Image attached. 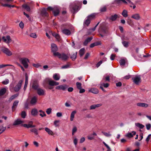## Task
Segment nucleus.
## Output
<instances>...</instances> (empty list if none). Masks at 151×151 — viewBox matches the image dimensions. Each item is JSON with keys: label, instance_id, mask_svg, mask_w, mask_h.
Returning a JSON list of instances; mask_svg holds the SVG:
<instances>
[{"label": "nucleus", "instance_id": "obj_46", "mask_svg": "<svg viewBox=\"0 0 151 151\" xmlns=\"http://www.w3.org/2000/svg\"><path fill=\"white\" fill-rule=\"evenodd\" d=\"M102 133H103L105 136L107 137H110L111 136V134L109 133V132L108 133L105 132H104L102 131Z\"/></svg>", "mask_w": 151, "mask_h": 151}, {"label": "nucleus", "instance_id": "obj_21", "mask_svg": "<svg viewBox=\"0 0 151 151\" xmlns=\"http://www.w3.org/2000/svg\"><path fill=\"white\" fill-rule=\"evenodd\" d=\"M137 105L138 106L147 107L148 106V104L145 103H139L137 104Z\"/></svg>", "mask_w": 151, "mask_h": 151}, {"label": "nucleus", "instance_id": "obj_48", "mask_svg": "<svg viewBox=\"0 0 151 151\" xmlns=\"http://www.w3.org/2000/svg\"><path fill=\"white\" fill-rule=\"evenodd\" d=\"M76 85L77 88L78 89H80L82 88L81 87V84L78 82H77L76 83Z\"/></svg>", "mask_w": 151, "mask_h": 151}, {"label": "nucleus", "instance_id": "obj_7", "mask_svg": "<svg viewBox=\"0 0 151 151\" xmlns=\"http://www.w3.org/2000/svg\"><path fill=\"white\" fill-rule=\"evenodd\" d=\"M2 39L4 42L8 44L12 41V40L9 35H7L6 37L3 36L2 37Z\"/></svg>", "mask_w": 151, "mask_h": 151}, {"label": "nucleus", "instance_id": "obj_29", "mask_svg": "<svg viewBox=\"0 0 151 151\" xmlns=\"http://www.w3.org/2000/svg\"><path fill=\"white\" fill-rule=\"evenodd\" d=\"M92 39V37H90L87 38L84 41L83 44L84 45H86L88 44V42H90Z\"/></svg>", "mask_w": 151, "mask_h": 151}, {"label": "nucleus", "instance_id": "obj_23", "mask_svg": "<svg viewBox=\"0 0 151 151\" xmlns=\"http://www.w3.org/2000/svg\"><path fill=\"white\" fill-rule=\"evenodd\" d=\"M62 32L63 34L67 35H70L71 33L70 31L68 29H64L62 30Z\"/></svg>", "mask_w": 151, "mask_h": 151}, {"label": "nucleus", "instance_id": "obj_4", "mask_svg": "<svg viewBox=\"0 0 151 151\" xmlns=\"http://www.w3.org/2000/svg\"><path fill=\"white\" fill-rule=\"evenodd\" d=\"M51 46V51L53 52V55L55 56H56L58 54V53H59L57 52L58 50L57 46L54 43L52 44Z\"/></svg>", "mask_w": 151, "mask_h": 151}, {"label": "nucleus", "instance_id": "obj_45", "mask_svg": "<svg viewBox=\"0 0 151 151\" xmlns=\"http://www.w3.org/2000/svg\"><path fill=\"white\" fill-rule=\"evenodd\" d=\"M6 127H4L3 126H1L0 127V134L4 132L6 129Z\"/></svg>", "mask_w": 151, "mask_h": 151}, {"label": "nucleus", "instance_id": "obj_39", "mask_svg": "<svg viewBox=\"0 0 151 151\" xmlns=\"http://www.w3.org/2000/svg\"><path fill=\"white\" fill-rule=\"evenodd\" d=\"M96 14L93 13L91 14L90 15L88 16L87 17L90 20L93 19L95 17Z\"/></svg>", "mask_w": 151, "mask_h": 151}, {"label": "nucleus", "instance_id": "obj_40", "mask_svg": "<svg viewBox=\"0 0 151 151\" xmlns=\"http://www.w3.org/2000/svg\"><path fill=\"white\" fill-rule=\"evenodd\" d=\"M91 20L89 19L87 17V19L85 20L84 24L86 25L87 26H88L89 24L90 23Z\"/></svg>", "mask_w": 151, "mask_h": 151}, {"label": "nucleus", "instance_id": "obj_44", "mask_svg": "<svg viewBox=\"0 0 151 151\" xmlns=\"http://www.w3.org/2000/svg\"><path fill=\"white\" fill-rule=\"evenodd\" d=\"M29 36L34 38H36L37 37V36L35 33H31L29 35Z\"/></svg>", "mask_w": 151, "mask_h": 151}, {"label": "nucleus", "instance_id": "obj_53", "mask_svg": "<svg viewBox=\"0 0 151 151\" xmlns=\"http://www.w3.org/2000/svg\"><path fill=\"white\" fill-rule=\"evenodd\" d=\"M106 11V7L105 6H103L101 8L100 11L101 12H104Z\"/></svg>", "mask_w": 151, "mask_h": 151}, {"label": "nucleus", "instance_id": "obj_50", "mask_svg": "<svg viewBox=\"0 0 151 151\" xmlns=\"http://www.w3.org/2000/svg\"><path fill=\"white\" fill-rule=\"evenodd\" d=\"M53 12L54 15L55 16H57L59 13V11L58 9H57L55 10H54Z\"/></svg>", "mask_w": 151, "mask_h": 151}, {"label": "nucleus", "instance_id": "obj_61", "mask_svg": "<svg viewBox=\"0 0 151 151\" xmlns=\"http://www.w3.org/2000/svg\"><path fill=\"white\" fill-rule=\"evenodd\" d=\"M151 124H148L146 125V128L147 130H149L151 128Z\"/></svg>", "mask_w": 151, "mask_h": 151}, {"label": "nucleus", "instance_id": "obj_32", "mask_svg": "<svg viewBox=\"0 0 151 151\" xmlns=\"http://www.w3.org/2000/svg\"><path fill=\"white\" fill-rule=\"evenodd\" d=\"M115 1L118 4H120L122 2H123L124 4H127V2L125 0H115Z\"/></svg>", "mask_w": 151, "mask_h": 151}, {"label": "nucleus", "instance_id": "obj_49", "mask_svg": "<svg viewBox=\"0 0 151 151\" xmlns=\"http://www.w3.org/2000/svg\"><path fill=\"white\" fill-rule=\"evenodd\" d=\"M9 83V81L8 79H6L2 82V83L4 85H7Z\"/></svg>", "mask_w": 151, "mask_h": 151}, {"label": "nucleus", "instance_id": "obj_12", "mask_svg": "<svg viewBox=\"0 0 151 151\" xmlns=\"http://www.w3.org/2000/svg\"><path fill=\"white\" fill-rule=\"evenodd\" d=\"M70 9H72L71 11L72 12H73L74 13H76L78 11V6L77 5H76L73 7V4H71L70 5Z\"/></svg>", "mask_w": 151, "mask_h": 151}, {"label": "nucleus", "instance_id": "obj_9", "mask_svg": "<svg viewBox=\"0 0 151 151\" xmlns=\"http://www.w3.org/2000/svg\"><path fill=\"white\" fill-rule=\"evenodd\" d=\"M68 86L65 84L58 86L55 87V89L58 90H61L63 91L65 90L67 88Z\"/></svg>", "mask_w": 151, "mask_h": 151}, {"label": "nucleus", "instance_id": "obj_15", "mask_svg": "<svg viewBox=\"0 0 151 151\" xmlns=\"http://www.w3.org/2000/svg\"><path fill=\"white\" fill-rule=\"evenodd\" d=\"M102 105L101 104H93L91 105L90 107V109L93 110L96 109V108H98L101 106Z\"/></svg>", "mask_w": 151, "mask_h": 151}, {"label": "nucleus", "instance_id": "obj_2", "mask_svg": "<svg viewBox=\"0 0 151 151\" xmlns=\"http://www.w3.org/2000/svg\"><path fill=\"white\" fill-rule=\"evenodd\" d=\"M56 56H57L58 58L64 61L67 60L69 58V56L68 54L64 53L61 54L59 52L58 53Z\"/></svg>", "mask_w": 151, "mask_h": 151}, {"label": "nucleus", "instance_id": "obj_37", "mask_svg": "<svg viewBox=\"0 0 151 151\" xmlns=\"http://www.w3.org/2000/svg\"><path fill=\"white\" fill-rule=\"evenodd\" d=\"M85 52V49L84 48H82L79 51V53L80 55L81 56H82Z\"/></svg>", "mask_w": 151, "mask_h": 151}, {"label": "nucleus", "instance_id": "obj_17", "mask_svg": "<svg viewBox=\"0 0 151 151\" xmlns=\"http://www.w3.org/2000/svg\"><path fill=\"white\" fill-rule=\"evenodd\" d=\"M38 113V111L36 109L34 108L32 110L31 114L32 115L35 116L37 115Z\"/></svg>", "mask_w": 151, "mask_h": 151}, {"label": "nucleus", "instance_id": "obj_10", "mask_svg": "<svg viewBox=\"0 0 151 151\" xmlns=\"http://www.w3.org/2000/svg\"><path fill=\"white\" fill-rule=\"evenodd\" d=\"M24 122V121L21 120L20 119H18L15 120L14 122L13 125H16L22 124Z\"/></svg>", "mask_w": 151, "mask_h": 151}, {"label": "nucleus", "instance_id": "obj_38", "mask_svg": "<svg viewBox=\"0 0 151 151\" xmlns=\"http://www.w3.org/2000/svg\"><path fill=\"white\" fill-rule=\"evenodd\" d=\"M18 103L19 101H16L14 102L13 104V106H12V110L14 109V108L17 107V106L18 105Z\"/></svg>", "mask_w": 151, "mask_h": 151}, {"label": "nucleus", "instance_id": "obj_25", "mask_svg": "<svg viewBox=\"0 0 151 151\" xmlns=\"http://www.w3.org/2000/svg\"><path fill=\"white\" fill-rule=\"evenodd\" d=\"M45 131L50 135H53V133L52 131L50 129L47 127H45Z\"/></svg>", "mask_w": 151, "mask_h": 151}, {"label": "nucleus", "instance_id": "obj_22", "mask_svg": "<svg viewBox=\"0 0 151 151\" xmlns=\"http://www.w3.org/2000/svg\"><path fill=\"white\" fill-rule=\"evenodd\" d=\"M131 17L136 20H139L140 19V16L138 14H135L132 15Z\"/></svg>", "mask_w": 151, "mask_h": 151}, {"label": "nucleus", "instance_id": "obj_54", "mask_svg": "<svg viewBox=\"0 0 151 151\" xmlns=\"http://www.w3.org/2000/svg\"><path fill=\"white\" fill-rule=\"evenodd\" d=\"M33 66L35 67L38 68L40 67H41V66L39 63L37 64H33L32 65Z\"/></svg>", "mask_w": 151, "mask_h": 151}, {"label": "nucleus", "instance_id": "obj_30", "mask_svg": "<svg viewBox=\"0 0 151 151\" xmlns=\"http://www.w3.org/2000/svg\"><path fill=\"white\" fill-rule=\"evenodd\" d=\"M122 14L124 17H127L128 16L127 10L126 9H124L122 13Z\"/></svg>", "mask_w": 151, "mask_h": 151}, {"label": "nucleus", "instance_id": "obj_64", "mask_svg": "<svg viewBox=\"0 0 151 151\" xmlns=\"http://www.w3.org/2000/svg\"><path fill=\"white\" fill-rule=\"evenodd\" d=\"M102 61L101 60L96 65V66L97 67H99L102 64Z\"/></svg>", "mask_w": 151, "mask_h": 151}, {"label": "nucleus", "instance_id": "obj_51", "mask_svg": "<svg viewBox=\"0 0 151 151\" xmlns=\"http://www.w3.org/2000/svg\"><path fill=\"white\" fill-rule=\"evenodd\" d=\"M77 129L76 127H73L72 130V134L73 135L77 131Z\"/></svg>", "mask_w": 151, "mask_h": 151}, {"label": "nucleus", "instance_id": "obj_33", "mask_svg": "<svg viewBox=\"0 0 151 151\" xmlns=\"http://www.w3.org/2000/svg\"><path fill=\"white\" fill-rule=\"evenodd\" d=\"M6 89L4 88L1 89L0 90V96H1L4 95L6 92Z\"/></svg>", "mask_w": 151, "mask_h": 151}, {"label": "nucleus", "instance_id": "obj_41", "mask_svg": "<svg viewBox=\"0 0 151 151\" xmlns=\"http://www.w3.org/2000/svg\"><path fill=\"white\" fill-rule=\"evenodd\" d=\"M52 35L53 36L55 37L57 40H59L60 39V37L59 35L58 34L54 32L52 33Z\"/></svg>", "mask_w": 151, "mask_h": 151}, {"label": "nucleus", "instance_id": "obj_57", "mask_svg": "<svg viewBox=\"0 0 151 151\" xmlns=\"http://www.w3.org/2000/svg\"><path fill=\"white\" fill-rule=\"evenodd\" d=\"M115 57V55L113 54H111L110 57V59L112 60H114Z\"/></svg>", "mask_w": 151, "mask_h": 151}, {"label": "nucleus", "instance_id": "obj_60", "mask_svg": "<svg viewBox=\"0 0 151 151\" xmlns=\"http://www.w3.org/2000/svg\"><path fill=\"white\" fill-rule=\"evenodd\" d=\"M18 96V94H15L13 95H12L11 96V97L10 98V99L12 100L15 98L16 97H17Z\"/></svg>", "mask_w": 151, "mask_h": 151}, {"label": "nucleus", "instance_id": "obj_20", "mask_svg": "<svg viewBox=\"0 0 151 151\" xmlns=\"http://www.w3.org/2000/svg\"><path fill=\"white\" fill-rule=\"evenodd\" d=\"M28 78L27 75V73H26L25 75V83L24 85V90H25L26 89L27 87V85L28 84Z\"/></svg>", "mask_w": 151, "mask_h": 151}, {"label": "nucleus", "instance_id": "obj_16", "mask_svg": "<svg viewBox=\"0 0 151 151\" xmlns=\"http://www.w3.org/2000/svg\"><path fill=\"white\" fill-rule=\"evenodd\" d=\"M136 134V132L135 131H132V133L129 132L125 135L126 137H133V135H135Z\"/></svg>", "mask_w": 151, "mask_h": 151}, {"label": "nucleus", "instance_id": "obj_59", "mask_svg": "<svg viewBox=\"0 0 151 151\" xmlns=\"http://www.w3.org/2000/svg\"><path fill=\"white\" fill-rule=\"evenodd\" d=\"M105 79L106 81H109V76H107L106 77L104 76L103 78V80H104Z\"/></svg>", "mask_w": 151, "mask_h": 151}, {"label": "nucleus", "instance_id": "obj_6", "mask_svg": "<svg viewBox=\"0 0 151 151\" xmlns=\"http://www.w3.org/2000/svg\"><path fill=\"white\" fill-rule=\"evenodd\" d=\"M1 51L3 52L8 56H10L12 55V52L8 48L3 47L1 49Z\"/></svg>", "mask_w": 151, "mask_h": 151}, {"label": "nucleus", "instance_id": "obj_5", "mask_svg": "<svg viewBox=\"0 0 151 151\" xmlns=\"http://www.w3.org/2000/svg\"><path fill=\"white\" fill-rule=\"evenodd\" d=\"M45 80L48 82V84L50 86H57L59 84L58 82L51 80L49 78H46Z\"/></svg>", "mask_w": 151, "mask_h": 151}, {"label": "nucleus", "instance_id": "obj_55", "mask_svg": "<svg viewBox=\"0 0 151 151\" xmlns=\"http://www.w3.org/2000/svg\"><path fill=\"white\" fill-rule=\"evenodd\" d=\"M88 138L89 140H92L94 139V137L93 136V135L91 134L88 137Z\"/></svg>", "mask_w": 151, "mask_h": 151}, {"label": "nucleus", "instance_id": "obj_58", "mask_svg": "<svg viewBox=\"0 0 151 151\" xmlns=\"http://www.w3.org/2000/svg\"><path fill=\"white\" fill-rule=\"evenodd\" d=\"M70 65L68 64H67L62 67V69H66L69 67Z\"/></svg>", "mask_w": 151, "mask_h": 151}, {"label": "nucleus", "instance_id": "obj_3", "mask_svg": "<svg viewBox=\"0 0 151 151\" xmlns=\"http://www.w3.org/2000/svg\"><path fill=\"white\" fill-rule=\"evenodd\" d=\"M19 61L25 68H28V63L29 62L28 59L26 58H19Z\"/></svg>", "mask_w": 151, "mask_h": 151}, {"label": "nucleus", "instance_id": "obj_27", "mask_svg": "<svg viewBox=\"0 0 151 151\" xmlns=\"http://www.w3.org/2000/svg\"><path fill=\"white\" fill-rule=\"evenodd\" d=\"M41 14L42 16H47V9L44 8H43L41 12Z\"/></svg>", "mask_w": 151, "mask_h": 151}, {"label": "nucleus", "instance_id": "obj_26", "mask_svg": "<svg viewBox=\"0 0 151 151\" xmlns=\"http://www.w3.org/2000/svg\"><path fill=\"white\" fill-rule=\"evenodd\" d=\"M77 52L73 53L70 56V58L72 59V60H74L76 59L77 55Z\"/></svg>", "mask_w": 151, "mask_h": 151}, {"label": "nucleus", "instance_id": "obj_8", "mask_svg": "<svg viewBox=\"0 0 151 151\" xmlns=\"http://www.w3.org/2000/svg\"><path fill=\"white\" fill-rule=\"evenodd\" d=\"M132 80L135 83L138 84L141 82L140 77L139 76H136L132 78Z\"/></svg>", "mask_w": 151, "mask_h": 151}, {"label": "nucleus", "instance_id": "obj_24", "mask_svg": "<svg viewBox=\"0 0 151 151\" xmlns=\"http://www.w3.org/2000/svg\"><path fill=\"white\" fill-rule=\"evenodd\" d=\"M76 111H74L72 112L70 115V120L72 121L73 120L74 117V116L76 114Z\"/></svg>", "mask_w": 151, "mask_h": 151}, {"label": "nucleus", "instance_id": "obj_18", "mask_svg": "<svg viewBox=\"0 0 151 151\" xmlns=\"http://www.w3.org/2000/svg\"><path fill=\"white\" fill-rule=\"evenodd\" d=\"M127 62V60L126 59H122L120 60L119 63L121 65L124 66Z\"/></svg>", "mask_w": 151, "mask_h": 151}, {"label": "nucleus", "instance_id": "obj_43", "mask_svg": "<svg viewBox=\"0 0 151 151\" xmlns=\"http://www.w3.org/2000/svg\"><path fill=\"white\" fill-rule=\"evenodd\" d=\"M22 6L27 11L29 12L30 11V8L28 5L26 4H24Z\"/></svg>", "mask_w": 151, "mask_h": 151}, {"label": "nucleus", "instance_id": "obj_42", "mask_svg": "<svg viewBox=\"0 0 151 151\" xmlns=\"http://www.w3.org/2000/svg\"><path fill=\"white\" fill-rule=\"evenodd\" d=\"M21 117L22 118L24 119L26 117V112L24 111H22L21 113Z\"/></svg>", "mask_w": 151, "mask_h": 151}, {"label": "nucleus", "instance_id": "obj_28", "mask_svg": "<svg viewBox=\"0 0 151 151\" xmlns=\"http://www.w3.org/2000/svg\"><path fill=\"white\" fill-rule=\"evenodd\" d=\"M101 32L104 35H106L108 33V31L107 29L105 28H102Z\"/></svg>", "mask_w": 151, "mask_h": 151}, {"label": "nucleus", "instance_id": "obj_36", "mask_svg": "<svg viewBox=\"0 0 151 151\" xmlns=\"http://www.w3.org/2000/svg\"><path fill=\"white\" fill-rule=\"evenodd\" d=\"M30 131L33 132H34L35 134L36 135H37L38 134V130L36 128H33L31 129Z\"/></svg>", "mask_w": 151, "mask_h": 151}, {"label": "nucleus", "instance_id": "obj_34", "mask_svg": "<svg viewBox=\"0 0 151 151\" xmlns=\"http://www.w3.org/2000/svg\"><path fill=\"white\" fill-rule=\"evenodd\" d=\"M22 125L24 127H26L27 128L31 127H35V125L31 126V125H29V124H22Z\"/></svg>", "mask_w": 151, "mask_h": 151}, {"label": "nucleus", "instance_id": "obj_19", "mask_svg": "<svg viewBox=\"0 0 151 151\" xmlns=\"http://www.w3.org/2000/svg\"><path fill=\"white\" fill-rule=\"evenodd\" d=\"M53 78L55 80L58 81L60 78V76L59 74L55 73L53 75Z\"/></svg>", "mask_w": 151, "mask_h": 151}, {"label": "nucleus", "instance_id": "obj_52", "mask_svg": "<svg viewBox=\"0 0 151 151\" xmlns=\"http://www.w3.org/2000/svg\"><path fill=\"white\" fill-rule=\"evenodd\" d=\"M52 109L51 108H49L47 109L46 112L48 114H50L52 112Z\"/></svg>", "mask_w": 151, "mask_h": 151}, {"label": "nucleus", "instance_id": "obj_63", "mask_svg": "<svg viewBox=\"0 0 151 151\" xmlns=\"http://www.w3.org/2000/svg\"><path fill=\"white\" fill-rule=\"evenodd\" d=\"M19 26L22 29L23 28L24 26V24L22 22H21L19 23Z\"/></svg>", "mask_w": 151, "mask_h": 151}, {"label": "nucleus", "instance_id": "obj_35", "mask_svg": "<svg viewBox=\"0 0 151 151\" xmlns=\"http://www.w3.org/2000/svg\"><path fill=\"white\" fill-rule=\"evenodd\" d=\"M135 125L136 126L141 129H143L144 127V125L139 123H135Z\"/></svg>", "mask_w": 151, "mask_h": 151}, {"label": "nucleus", "instance_id": "obj_47", "mask_svg": "<svg viewBox=\"0 0 151 151\" xmlns=\"http://www.w3.org/2000/svg\"><path fill=\"white\" fill-rule=\"evenodd\" d=\"M122 44L124 46L126 47H127L128 46V42L127 41H124L122 42Z\"/></svg>", "mask_w": 151, "mask_h": 151}, {"label": "nucleus", "instance_id": "obj_1", "mask_svg": "<svg viewBox=\"0 0 151 151\" xmlns=\"http://www.w3.org/2000/svg\"><path fill=\"white\" fill-rule=\"evenodd\" d=\"M22 82L23 81L22 80H19L15 86H14V83L12 82L10 85L9 86V90L11 91H13L16 92L19 91L21 88Z\"/></svg>", "mask_w": 151, "mask_h": 151}, {"label": "nucleus", "instance_id": "obj_31", "mask_svg": "<svg viewBox=\"0 0 151 151\" xmlns=\"http://www.w3.org/2000/svg\"><path fill=\"white\" fill-rule=\"evenodd\" d=\"M118 17V15L115 14L114 15H111L110 18V19L112 21H115L116 20Z\"/></svg>", "mask_w": 151, "mask_h": 151}, {"label": "nucleus", "instance_id": "obj_11", "mask_svg": "<svg viewBox=\"0 0 151 151\" xmlns=\"http://www.w3.org/2000/svg\"><path fill=\"white\" fill-rule=\"evenodd\" d=\"M37 97L36 96H34L31 99L30 103L32 105H36L37 101Z\"/></svg>", "mask_w": 151, "mask_h": 151}, {"label": "nucleus", "instance_id": "obj_62", "mask_svg": "<svg viewBox=\"0 0 151 151\" xmlns=\"http://www.w3.org/2000/svg\"><path fill=\"white\" fill-rule=\"evenodd\" d=\"M59 121L56 120L54 121V124L55 127H58V123L59 122Z\"/></svg>", "mask_w": 151, "mask_h": 151}, {"label": "nucleus", "instance_id": "obj_56", "mask_svg": "<svg viewBox=\"0 0 151 151\" xmlns=\"http://www.w3.org/2000/svg\"><path fill=\"white\" fill-rule=\"evenodd\" d=\"M38 86L37 84H34L32 86V87L35 89H37Z\"/></svg>", "mask_w": 151, "mask_h": 151}, {"label": "nucleus", "instance_id": "obj_13", "mask_svg": "<svg viewBox=\"0 0 151 151\" xmlns=\"http://www.w3.org/2000/svg\"><path fill=\"white\" fill-rule=\"evenodd\" d=\"M89 92L97 94L99 93V90L96 88H92L89 89Z\"/></svg>", "mask_w": 151, "mask_h": 151}, {"label": "nucleus", "instance_id": "obj_14", "mask_svg": "<svg viewBox=\"0 0 151 151\" xmlns=\"http://www.w3.org/2000/svg\"><path fill=\"white\" fill-rule=\"evenodd\" d=\"M37 93L40 96L43 95H45V91L41 88H38L37 89Z\"/></svg>", "mask_w": 151, "mask_h": 151}]
</instances>
